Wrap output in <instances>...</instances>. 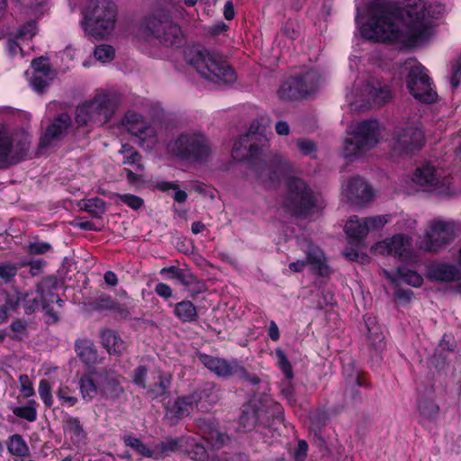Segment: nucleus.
<instances>
[{"mask_svg": "<svg viewBox=\"0 0 461 461\" xmlns=\"http://www.w3.org/2000/svg\"><path fill=\"white\" fill-rule=\"evenodd\" d=\"M259 129L255 130L254 124L251 125L249 133L242 135L238 141L234 143L231 155L234 159L242 160L256 157L260 147L264 146L267 140L263 137V131L258 132Z\"/></svg>", "mask_w": 461, "mask_h": 461, "instance_id": "21", "label": "nucleus"}, {"mask_svg": "<svg viewBox=\"0 0 461 461\" xmlns=\"http://www.w3.org/2000/svg\"><path fill=\"white\" fill-rule=\"evenodd\" d=\"M20 391L23 397L28 398L34 394L32 382L28 375H23L19 377Z\"/></svg>", "mask_w": 461, "mask_h": 461, "instance_id": "50", "label": "nucleus"}, {"mask_svg": "<svg viewBox=\"0 0 461 461\" xmlns=\"http://www.w3.org/2000/svg\"><path fill=\"white\" fill-rule=\"evenodd\" d=\"M63 430L66 442L70 445V447H78L85 443L86 432L77 418L67 419L64 421Z\"/></svg>", "mask_w": 461, "mask_h": 461, "instance_id": "31", "label": "nucleus"}, {"mask_svg": "<svg viewBox=\"0 0 461 461\" xmlns=\"http://www.w3.org/2000/svg\"><path fill=\"white\" fill-rule=\"evenodd\" d=\"M141 37L149 42L158 41L165 46H179L183 41L180 27L167 14H155L149 18Z\"/></svg>", "mask_w": 461, "mask_h": 461, "instance_id": "12", "label": "nucleus"}, {"mask_svg": "<svg viewBox=\"0 0 461 461\" xmlns=\"http://www.w3.org/2000/svg\"><path fill=\"white\" fill-rule=\"evenodd\" d=\"M268 335H269L270 339L274 341H276L279 339V337H280L279 329L275 321H271L269 323Z\"/></svg>", "mask_w": 461, "mask_h": 461, "instance_id": "64", "label": "nucleus"}, {"mask_svg": "<svg viewBox=\"0 0 461 461\" xmlns=\"http://www.w3.org/2000/svg\"><path fill=\"white\" fill-rule=\"evenodd\" d=\"M50 249V246L45 242H35L29 246L31 254H43Z\"/></svg>", "mask_w": 461, "mask_h": 461, "instance_id": "55", "label": "nucleus"}, {"mask_svg": "<svg viewBox=\"0 0 461 461\" xmlns=\"http://www.w3.org/2000/svg\"><path fill=\"white\" fill-rule=\"evenodd\" d=\"M160 273L163 275H168L167 276L171 277V278L181 279V277H182L181 271L175 267H165V268L161 269Z\"/></svg>", "mask_w": 461, "mask_h": 461, "instance_id": "61", "label": "nucleus"}, {"mask_svg": "<svg viewBox=\"0 0 461 461\" xmlns=\"http://www.w3.org/2000/svg\"><path fill=\"white\" fill-rule=\"evenodd\" d=\"M147 375V370L143 366H139L133 375V382L141 386L142 388L148 389V392L153 396L158 397L161 396L165 393L166 390L168 388L171 375L169 374H158V382L154 385L149 384L147 385L144 381V377Z\"/></svg>", "mask_w": 461, "mask_h": 461, "instance_id": "27", "label": "nucleus"}, {"mask_svg": "<svg viewBox=\"0 0 461 461\" xmlns=\"http://www.w3.org/2000/svg\"><path fill=\"white\" fill-rule=\"evenodd\" d=\"M402 70L407 73V87L410 94L422 103H432L437 94L431 86L426 68L416 59L406 60Z\"/></svg>", "mask_w": 461, "mask_h": 461, "instance_id": "13", "label": "nucleus"}, {"mask_svg": "<svg viewBox=\"0 0 461 461\" xmlns=\"http://www.w3.org/2000/svg\"><path fill=\"white\" fill-rule=\"evenodd\" d=\"M397 226L400 230H411L415 228L416 221L409 216H405L397 222Z\"/></svg>", "mask_w": 461, "mask_h": 461, "instance_id": "58", "label": "nucleus"}, {"mask_svg": "<svg viewBox=\"0 0 461 461\" xmlns=\"http://www.w3.org/2000/svg\"><path fill=\"white\" fill-rule=\"evenodd\" d=\"M38 393L40 398L47 408L53 405L52 384L49 379H41L39 383Z\"/></svg>", "mask_w": 461, "mask_h": 461, "instance_id": "43", "label": "nucleus"}, {"mask_svg": "<svg viewBox=\"0 0 461 461\" xmlns=\"http://www.w3.org/2000/svg\"><path fill=\"white\" fill-rule=\"evenodd\" d=\"M456 227L453 221L435 218L428 221L420 248L426 251L438 252L451 243L456 236Z\"/></svg>", "mask_w": 461, "mask_h": 461, "instance_id": "14", "label": "nucleus"}, {"mask_svg": "<svg viewBox=\"0 0 461 461\" xmlns=\"http://www.w3.org/2000/svg\"><path fill=\"white\" fill-rule=\"evenodd\" d=\"M461 79V62L453 67V75L450 78V83L453 88H456Z\"/></svg>", "mask_w": 461, "mask_h": 461, "instance_id": "59", "label": "nucleus"}, {"mask_svg": "<svg viewBox=\"0 0 461 461\" xmlns=\"http://www.w3.org/2000/svg\"><path fill=\"white\" fill-rule=\"evenodd\" d=\"M115 202L117 203H125L133 210L140 209L143 204V200L140 197L130 194H116Z\"/></svg>", "mask_w": 461, "mask_h": 461, "instance_id": "48", "label": "nucleus"}, {"mask_svg": "<svg viewBox=\"0 0 461 461\" xmlns=\"http://www.w3.org/2000/svg\"><path fill=\"white\" fill-rule=\"evenodd\" d=\"M424 134L418 126H410L398 130L392 140L390 146L399 153H408L412 149L422 145Z\"/></svg>", "mask_w": 461, "mask_h": 461, "instance_id": "24", "label": "nucleus"}, {"mask_svg": "<svg viewBox=\"0 0 461 461\" xmlns=\"http://www.w3.org/2000/svg\"><path fill=\"white\" fill-rule=\"evenodd\" d=\"M125 130L136 138L139 144L150 148L156 142V130L151 123L143 120L142 116L134 112L128 111L122 121Z\"/></svg>", "mask_w": 461, "mask_h": 461, "instance_id": "19", "label": "nucleus"}, {"mask_svg": "<svg viewBox=\"0 0 461 461\" xmlns=\"http://www.w3.org/2000/svg\"><path fill=\"white\" fill-rule=\"evenodd\" d=\"M276 358L278 365V367L283 372L284 375L287 379L293 378V368L285 354V352L281 348L276 349Z\"/></svg>", "mask_w": 461, "mask_h": 461, "instance_id": "46", "label": "nucleus"}, {"mask_svg": "<svg viewBox=\"0 0 461 461\" xmlns=\"http://www.w3.org/2000/svg\"><path fill=\"white\" fill-rule=\"evenodd\" d=\"M257 171L258 180L267 187L276 186L282 179L286 180L291 202L289 206L294 213L307 216L321 207L318 197L302 179L289 176L292 165L282 156H272Z\"/></svg>", "mask_w": 461, "mask_h": 461, "instance_id": "2", "label": "nucleus"}, {"mask_svg": "<svg viewBox=\"0 0 461 461\" xmlns=\"http://www.w3.org/2000/svg\"><path fill=\"white\" fill-rule=\"evenodd\" d=\"M307 449H308L307 443L303 440L299 441L296 454H295L296 459L302 461L306 455Z\"/></svg>", "mask_w": 461, "mask_h": 461, "instance_id": "62", "label": "nucleus"}, {"mask_svg": "<svg viewBox=\"0 0 461 461\" xmlns=\"http://www.w3.org/2000/svg\"><path fill=\"white\" fill-rule=\"evenodd\" d=\"M31 136L23 128L0 123V168L22 160L28 153Z\"/></svg>", "mask_w": 461, "mask_h": 461, "instance_id": "8", "label": "nucleus"}, {"mask_svg": "<svg viewBox=\"0 0 461 461\" xmlns=\"http://www.w3.org/2000/svg\"><path fill=\"white\" fill-rule=\"evenodd\" d=\"M197 406L194 395L178 398L172 405L167 407V417L175 422L176 420L188 415Z\"/></svg>", "mask_w": 461, "mask_h": 461, "instance_id": "32", "label": "nucleus"}, {"mask_svg": "<svg viewBox=\"0 0 461 461\" xmlns=\"http://www.w3.org/2000/svg\"><path fill=\"white\" fill-rule=\"evenodd\" d=\"M95 57L102 63L110 62L114 58V49L110 45L101 44L95 48Z\"/></svg>", "mask_w": 461, "mask_h": 461, "instance_id": "47", "label": "nucleus"}, {"mask_svg": "<svg viewBox=\"0 0 461 461\" xmlns=\"http://www.w3.org/2000/svg\"><path fill=\"white\" fill-rule=\"evenodd\" d=\"M188 62L205 79L217 85H229L236 80L233 69L220 54L193 49L186 54Z\"/></svg>", "mask_w": 461, "mask_h": 461, "instance_id": "6", "label": "nucleus"}, {"mask_svg": "<svg viewBox=\"0 0 461 461\" xmlns=\"http://www.w3.org/2000/svg\"><path fill=\"white\" fill-rule=\"evenodd\" d=\"M16 274V267L10 264L0 266V276L3 278H10Z\"/></svg>", "mask_w": 461, "mask_h": 461, "instance_id": "57", "label": "nucleus"}, {"mask_svg": "<svg viewBox=\"0 0 461 461\" xmlns=\"http://www.w3.org/2000/svg\"><path fill=\"white\" fill-rule=\"evenodd\" d=\"M383 132V126L375 120L352 122L343 141V156L351 160L364 158L381 141Z\"/></svg>", "mask_w": 461, "mask_h": 461, "instance_id": "4", "label": "nucleus"}, {"mask_svg": "<svg viewBox=\"0 0 461 461\" xmlns=\"http://www.w3.org/2000/svg\"><path fill=\"white\" fill-rule=\"evenodd\" d=\"M85 207L88 212L95 215L104 212V203L99 198L88 200L86 203Z\"/></svg>", "mask_w": 461, "mask_h": 461, "instance_id": "51", "label": "nucleus"}, {"mask_svg": "<svg viewBox=\"0 0 461 461\" xmlns=\"http://www.w3.org/2000/svg\"><path fill=\"white\" fill-rule=\"evenodd\" d=\"M301 82L300 86H311L313 88L309 92V95L315 93L319 87L325 81V77L319 71V69H311L305 72L302 77H298Z\"/></svg>", "mask_w": 461, "mask_h": 461, "instance_id": "38", "label": "nucleus"}, {"mask_svg": "<svg viewBox=\"0 0 461 461\" xmlns=\"http://www.w3.org/2000/svg\"><path fill=\"white\" fill-rule=\"evenodd\" d=\"M32 68L31 76L28 71L25 72L30 86L35 92L41 93L51 84L56 77V71L51 68L48 59L43 57L33 59Z\"/></svg>", "mask_w": 461, "mask_h": 461, "instance_id": "23", "label": "nucleus"}, {"mask_svg": "<svg viewBox=\"0 0 461 461\" xmlns=\"http://www.w3.org/2000/svg\"><path fill=\"white\" fill-rule=\"evenodd\" d=\"M276 131L279 135H288L290 131L289 125L284 121H279L276 123Z\"/></svg>", "mask_w": 461, "mask_h": 461, "instance_id": "63", "label": "nucleus"}, {"mask_svg": "<svg viewBox=\"0 0 461 461\" xmlns=\"http://www.w3.org/2000/svg\"><path fill=\"white\" fill-rule=\"evenodd\" d=\"M21 5L29 9L28 14L39 18L43 14L41 5L45 0H18Z\"/></svg>", "mask_w": 461, "mask_h": 461, "instance_id": "49", "label": "nucleus"}, {"mask_svg": "<svg viewBox=\"0 0 461 461\" xmlns=\"http://www.w3.org/2000/svg\"><path fill=\"white\" fill-rule=\"evenodd\" d=\"M101 343L110 354L120 355L126 349L125 342L111 330H104L101 333Z\"/></svg>", "mask_w": 461, "mask_h": 461, "instance_id": "34", "label": "nucleus"}, {"mask_svg": "<svg viewBox=\"0 0 461 461\" xmlns=\"http://www.w3.org/2000/svg\"><path fill=\"white\" fill-rule=\"evenodd\" d=\"M119 152L122 156V163L134 167L136 170V172H133L131 169H126L128 181L134 185L143 182L144 176L142 172L144 167L141 163L140 155L132 147L127 144H123Z\"/></svg>", "mask_w": 461, "mask_h": 461, "instance_id": "25", "label": "nucleus"}, {"mask_svg": "<svg viewBox=\"0 0 461 461\" xmlns=\"http://www.w3.org/2000/svg\"><path fill=\"white\" fill-rule=\"evenodd\" d=\"M117 109L115 99L109 94H96L77 108L76 122L80 125L94 124L97 126L107 123Z\"/></svg>", "mask_w": 461, "mask_h": 461, "instance_id": "11", "label": "nucleus"}, {"mask_svg": "<svg viewBox=\"0 0 461 461\" xmlns=\"http://www.w3.org/2000/svg\"><path fill=\"white\" fill-rule=\"evenodd\" d=\"M361 35L400 50L432 42L445 8L423 0H356Z\"/></svg>", "mask_w": 461, "mask_h": 461, "instance_id": "1", "label": "nucleus"}, {"mask_svg": "<svg viewBox=\"0 0 461 461\" xmlns=\"http://www.w3.org/2000/svg\"><path fill=\"white\" fill-rule=\"evenodd\" d=\"M185 451L188 454L190 458L197 461H204L207 457V450L204 446L198 444L193 438L185 440Z\"/></svg>", "mask_w": 461, "mask_h": 461, "instance_id": "41", "label": "nucleus"}, {"mask_svg": "<svg viewBox=\"0 0 461 461\" xmlns=\"http://www.w3.org/2000/svg\"><path fill=\"white\" fill-rule=\"evenodd\" d=\"M419 410L420 414L426 418H431L438 412V407L431 402H420Z\"/></svg>", "mask_w": 461, "mask_h": 461, "instance_id": "53", "label": "nucleus"}, {"mask_svg": "<svg viewBox=\"0 0 461 461\" xmlns=\"http://www.w3.org/2000/svg\"><path fill=\"white\" fill-rule=\"evenodd\" d=\"M258 414H257L254 411H249L247 409L243 410L242 415L240 417V422L243 425L244 429H249L257 421Z\"/></svg>", "mask_w": 461, "mask_h": 461, "instance_id": "52", "label": "nucleus"}, {"mask_svg": "<svg viewBox=\"0 0 461 461\" xmlns=\"http://www.w3.org/2000/svg\"><path fill=\"white\" fill-rule=\"evenodd\" d=\"M427 276L431 280L450 282L461 278V270L455 265L436 263L429 267Z\"/></svg>", "mask_w": 461, "mask_h": 461, "instance_id": "28", "label": "nucleus"}, {"mask_svg": "<svg viewBox=\"0 0 461 461\" xmlns=\"http://www.w3.org/2000/svg\"><path fill=\"white\" fill-rule=\"evenodd\" d=\"M167 150L174 156L189 162L206 161L212 154L209 140L198 131L183 132L167 145Z\"/></svg>", "mask_w": 461, "mask_h": 461, "instance_id": "10", "label": "nucleus"}, {"mask_svg": "<svg viewBox=\"0 0 461 461\" xmlns=\"http://www.w3.org/2000/svg\"><path fill=\"white\" fill-rule=\"evenodd\" d=\"M61 306L62 301L54 293L52 285L49 282L41 283L35 292L28 293L23 297L24 306L31 312L41 307L48 314L55 316L52 304Z\"/></svg>", "mask_w": 461, "mask_h": 461, "instance_id": "18", "label": "nucleus"}, {"mask_svg": "<svg viewBox=\"0 0 461 461\" xmlns=\"http://www.w3.org/2000/svg\"><path fill=\"white\" fill-rule=\"evenodd\" d=\"M342 198L350 205L363 206L375 198L372 187L360 177H352L342 185Z\"/></svg>", "mask_w": 461, "mask_h": 461, "instance_id": "20", "label": "nucleus"}, {"mask_svg": "<svg viewBox=\"0 0 461 461\" xmlns=\"http://www.w3.org/2000/svg\"><path fill=\"white\" fill-rule=\"evenodd\" d=\"M411 182L417 190L438 196H450L456 191L452 178L445 170L432 163L417 167L412 174Z\"/></svg>", "mask_w": 461, "mask_h": 461, "instance_id": "9", "label": "nucleus"}, {"mask_svg": "<svg viewBox=\"0 0 461 461\" xmlns=\"http://www.w3.org/2000/svg\"><path fill=\"white\" fill-rule=\"evenodd\" d=\"M175 314L183 321H192L196 317V309L190 301H184L175 305Z\"/></svg>", "mask_w": 461, "mask_h": 461, "instance_id": "40", "label": "nucleus"}, {"mask_svg": "<svg viewBox=\"0 0 461 461\" xmlns=\"http://www.w3.org/2000/svg\"><path fill=\"white\" fill-rule=\"evenodd\" d=\"M76 351L79 358L86 365L95 364L97 360L96 349L90 340H77L76 343Z\"/></svg>", "mask_w": 461, "mask_h": 461, "instance_id": "36", "label": "nucleus"}, {"mask_svg": "<svg viewBox=\"0 0 461 461\" xmlns=\"http://www.w3.org/2000/svg\"><path fill=\"white\" fill-rule=\"evenodd\" d=\"M123 392L118 375L107 376L100 384V394L106 398H116Z\"/></svg>", "mask_w": 461, "mask_h": 461, "instance_id": "37", "label": "nucleus"}, {"mask_svg": "<svg viewBox=\"0 0 461 461\" xmlns=\"http://www.w3.org/2000/svg\"><path fill=\"white\" fill-rule=\"evenodd\" d=\"M7 448L10 454L20 457H26L30 454L26 442L20 435H13L8 441Z\"/></svg>", "mask_w": 461, "mask_h": 461, "instance_id": "39", "label": "nucleus"}, {"mask_svg": "<svg viewBox=\"0 0 461 461\" xmlns=\"http://www.w3.org/2000/svg\"><path fill=\"white\" fill-rule=\"evenodd\" d=\"M56 394L61 403L66 406L72 407L77 402V398L74 395V390L67 384H60Z\"/></svg>", "mask_w": 461, "mask_h": 461, "instance_id": "42", "label": "nucleus"}, {"mask_svg": "<svg viewBox=\"0 0 461 461\" xmlns=\"http://www.w3.org/2000/svg\"><path fill=\"white\" fill-rule=\"evenodd\" d=\"M392 98L388 85L377 77L361 74L357 77L352 88L347 90L346 100L352 110H362L371 105H383Z\"/></svg>", "mask_w": 461, "mask_h": 461, "instance_id": "5", "label": "nucleus"}, {"mask_svg": "<svg viewBox=\"0 0 461 461\" xmlns=\"http://www.w3.org/2000/svg\"><path fill=\"white\" fill-rule=\"evenodd\" d=\"M374 255L392 256L401 261H410L413 258L411 239L404 234H394L372 245Z\"/></svg>", "mask_w": 461, "mask_h": 461, "instance_id": "17", "label": "nucleus"}, {"mask_svg": "<svg viewBox=\"0 0 461 461\" xmlns=\"http://www.w3.org/2000/svg\"><path fill=\"white\" fill-rule=\"evenodd\" d=\"M79 389L86 402H91L100 393V385H96L93 374L85 375L80 378Z\"/></svg>", "mask_w": 461, "mask_h": 461, "instance_id": "35", "label": "nucleus"}, {"mask_svg": "<svg viewBox=\"0 0 461 461\" xmlns=\"http://www.w3.org/2000/svg\"><path fill=\"white\" fill-rule=\"evenodd\" d=\"M301 82L298 77L290 78L285 81L279 88L277 94L283 100H292L309 95V92L313 88L311 86H300Z\"/></svg>", "mask_w": 461, "mask_h": 461, "instance_id": "33", "label": "nucleus"}, {"mask_svg": "<svg viewBox=\"0 0 461 461\" xmlns=\"http://www.w3.org/2000/svg\"><path fill=\"white\" fill-rule=\"evenodd\" d=\"M126 446L134 449L138 454L144 457L158 459L169 451H173L184 447V439H170L160 445L149 447L144 445L139 438L128 436L124 438Z\"/></svg>", "mask_w": 461, "mask_h": 461, "instance_id": "22", "label": "nucleus"}, {"mask_svg": "<svg viewBox=\"0 0 461 461\" xmlns=\"http://www.w3.org/2000/svg\"><path fill=\"white\" fill-rule=\"evenodd\" d=\"M200 361L212 372L219 376L228 377L241 367L237 361L229 363L224 359L212 357L207 355H201Z\"/></svg>", "mask_w": 461, "mask_h": 461, "instance_id": "29", "label": "nucleus"}, {"mask_svg": "<svg viewBox=\"0 0 461 461\" xmlns=\"http://www.w3.org/2000/svg\"><path fill=\"white\" fill-rule=\"evenodd\" d=\"M156 187L163 192L173 190L174 191V200L177 203H184L187 194L185 191L180 190L176 184L167 181H160L156 184Z\"/></svg>", "mask_w": 461, "mask_h": 461, "instance_id": "45", "label": "nucleus"}, {"mask_svg": "<svg viewBox=\"0 0 461 461\" xmlns=\"http://www.w3.org/2000/svg\"><path fill=\"white\" fill-rule=\"evenodd\" d=\"M215 438V442L212 444L215 447L221 446L224 444L225 440L228 439V438L224 434H221L217 431H212L209 437L206 438L207 441L212 440Z\"/></svg>", "mask_w": 461, "mask_h": 461, "instance_id": "60", "label": "nucleus"}, {"mask_svg": "<svg viewBox=\"0 0 461 461\" xmlns=\"http://www.w3.org/2000/svg\"><path fill=\"white\" fill-rule=\"evenodd\" d=\"M155 292L162 298L168 299L172 296V289L169 285L159 283L156 285Z\"/></svg>", "mask_w": 461, "mask_h": 461, "instance_id": "56", "label": "nucleus"}, {"mask_svg": "<svg viewBox=\"0 0 461 461\" xmlns=\"http://www.w3.org/2000/svg\"><path fill=\"white\" fill-rule=\"evenodd\" d=\"M39 32L36 21L21 24L8 38L5 51L12 59H23L30 54L31 42Z\"/></svg>", "mask_w": 461, "mask_h": 461, "instance_id": "15", "label": "nucleus"}, {"mask_svg": "<svg viewBox=\"0 0 461 461\" xmlns=\"http://www.w3.org/2000/svg\"><path fill=\"white\" fill-rule=\"evenodd\" d=\"M116 18V6L111 0H91L84 13L81 27L85 33L104 39L112 34Z\"/></svg>", "mask_w": 461, "mask_h": 461, "instance_id": "7", "label": "nucleus"}, {"mask_svg": "<svg viewBox=\"0 0 461 461\" xmlns=\"http://www.w3.org/2000/svg\"><path fill=\"white\" fill-rule=\"evenodd\" d=\"M300 246L306 258L296 259L289 263V270L294 273H301L309 267L314 274L321 276H328L330 270L321 249L311 241H304Z\"/></svg>", "mask_w": 461, "mask_h": 461, "instance_id": "16", "label": "nucleus"}, {"mask_svg": "<svg viewBox=\"0 0 461 461\" xmlns=\"http://www.w3.org/2000/svg\"><path fill=\"white\" fill-rule=\"evenodd\" d=\"M71 126L70 117L67 113L60 114L47 129L40 142L41 149L51 146L55 141L63 138Z\"/></svg>", "mask_w": 461, "mask_h": 461, "instance_id": "26", "label": "nucleus"}, {"mask_svg": "<svg viewBox=\"0 0 461 461\" xmlns=\"http://www.w3.org/2000/svg\"><path fill=\"white\" fill-rule=\"evenodd\" d=\"M384 277L392 285H397L401 281L409 285L419 287L422 285V276L415 271L405 269L404 267H398L395 271L383 270Z\"/></svg>", "mask_w": 461, "mask_h": 461, "instance_id": "30", "label": "nucleus"}, {"mask_svg": "<svg viewBox=\"0 0 461 461\" xmlns=\"http://www.w3.org/2000/svg\"><path fill=\"white\" fill-rule=\"evenodd\" d=\"M297 147L305 155H310L315 150V144L309 140L300 139L297 140Z\"/></svg>", "mask_w": 461, "mask_h": 461, "instance_id": "54", "label": "nucleus"}, {"mask_svg": "<svg viewBox=\"0 0 461 461\" xmlns=\"http://www.w3.org/2000/svg\"><path fill=\"white\" fill-rule=\"evenodd\" d=\"M37 403L35 401H29L25 406L14 407L13 412L28 421H34L37 418Z\"/></svg>", "mask_w": 461, "mask_h": 461, "instance_id": "44", "label": "nucleus"}, {"mask_svg": "<svg viewBox=\"0 0 461 461\" xmlns=\"http://www.w3.org/2000/svg\"><path fill=\"white\" fill-rule=\"evenodd\" d=\"M390 221L391 216L389 214L372 215L363 218L357 215L350 216L345 223L344 231L348 242L355 244V247L346 248L344 250L345 257L360 264L368 263V255L362 251L364 240L370 232L382 230Z\"/></svg>", "mask_w": 461, "mask_h": 461, "instance_id": "3", "label": "nucleus"}]
</instances>
